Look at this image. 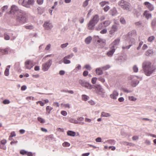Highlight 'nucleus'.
<instances>
[{
    "mask_svg": "<svg viewBox=\"0 0 156 156\" xmlns=\"http://www.w3.org/2000/svg\"><path fill=\"white\" fill-rule=\"evenodd\" d=\"M92 37L90 36H89L87 37L85 40V43L87 44H90L92 40Z\"/></svg>",
    "mask_w": 156,
    "mask_h": 156,
    "instance_id": "bb28decb",
    "label": "nucleus"
},
{
    "mask_svg": "<svg viewBox=\"0 0 156 156\" xmlns=\"http://www.w3.org/2000/svg\"><path fill=\"white\" fill-rule=\"evenodd\" d=\"M3 103L4 104H9L10 103V101L8 100L5 99L3 101Z\"/></svg>",
    "mask_w": 156,
    "mask_h": 156,
    "instance_id": "338daca9",
    "label": "nucleus"
},
{
    "mask_svg": "<svg viewBox=\"0 0 156 156\" xmlns=\"http://www.w3.org/2000/svg\"><path fill=\"white\" fill-rule=\"evenodd\" d=\"M110 7L108 5H106L104 8V11L106 12H107L109 9Z\"/></svg>",
    "mask_w": 156,
    "mask_h": 156,
    "instance_id": "774afa93",
    "label": "nucleus"
},
{
    "mask_svg": "<svg viewBox=\"0 0 156 156\" xmlns=\"http://www.w3.org/2000/svg\"><path fill=\"white\" fill-rule=\"evenodd\" d=\"M99 20V17L98 15H96L94 16L88 24L87 28L90 30H93L94 26L98 22Z\"/></svg>",
    "mask_w": 156,
    "mask_h": 156,
    "instance_id": "20e7f679",
    "label": "nucleus"
},
{
    "mask_svg": "<svg viewBox=\"0 0 156 156\" xmlns=\"http://www.w3.org/2000/svg\"><path fill=\"white\" fill-rule=\"evenodd\" d=\"M61 105H63L65 108H70V105L69 104H63L62 103Z\"/></svg>",
    "mask_w": 156,
    "mask_h": 156,
    "instance_id": "69168bd1",
    "label": "nucleus"
},
{
    "mask_svg": "<svg viewBox=\"0 0 156 156\" xmlns=\"http://www.w3.org/2000/svg\"><path fill=\"white\" fill-rule=\"evenodd\" d=\"M37 2L38 4L41 5L43 3L44 0H37Z\"/></svg>",
    "mask_w": 156,
    "mask_h": 156,
    "instance_id": "0e129e2a",
    "label": "nucleus"
},
{
    "mask_svg": "<svg viewBox=\"0 0 156 156\" xmlns=\"http://www.w3.org/2000/svg\"><path fill=\"white\" fill-rule=\"evenodd\" d=\"M118 28V24L116 23L112 25L111 27V29L109 31V33L111 34H113L115 32L117 31Z\"/></svg>",
    "mask_w": 156,
    "mask_h": 156,
    "instance_id": "9b49d317",
    "label": "nucleus"
},
{
    "mask_svg": "<svg viewBox=\"0 0 156 156\" xmlns=\"http://www.w3.org/2000/svg\"><path fill=\"white\" fill-rule=\"evenodd\" d=\"M25 28L27 29L31 30L34 28V27L32 25H29L25 26Z\"/></svg>",
    "mask_w": 156,
    "mask_h": 156,
    "instance_id": "680f3d73",
    "label": "nucleus"
},
{
    "mask_svg": "<svg viewBox=\"0 0 156 156\" xmlns=\"http://www.w3.org/2000/svg\"><path fill=\"white\" fill-rule=\"evenodd\" d=\"M18 7L15 5H12L11 7L10 12L12 14H14L16 12L19 11Z\"/></svg>",
    "mask_w": 156,
    "mask_h": 156,
    "instance_id": "f3484780",
    "label": "nucleus"
},
{
    "mask_svg": "<svg viewBox=\"0 0 156 156\" xmlns=\"http://www.w3.org/2000/svg\"><path fill=\"white\" fill-rule=\"evenodd\" d=\"M103 23L102 22L98 24L95 27V29L97 30H100L104 27Z\"/></svg>",
    "mask_w": 156,
    "mask_h": 156,
    "instance_id": "412c9836",
    "label": "nucleus"
},
{
    "mask_svg": "<svg viewBox=\"0 0 156 156\" xmlns=\"http://www.w3.org/2000/svg\"><path fill=\"white\" fill-rule=\"evenodd\" d=\"M97 80V78L96 77H93L91 80V83L93 84H95L96 83V81Z\"/></svg>",
    "mask_w": 156,
    "mask_h": 156,
    "instance_id": "5fc2aeb1",
    "label": "nucleus"
},
{
    "mask_svg": "<svg viewBox=\"0 0 156 156\" xmlns=\"http://www.w3.org/2000/svg\"><path fill=\"white\" fill-rule=\"evenodd\" d=\"M110 50L106 53V55L109 57H112L115 51V50L113 49V48H111L110 47Z\"/></svg>",
    "mask_w": 156,
    "mask_h": 156,
    "instance_id": "dca6fc26",
    "label": "nucleus"
},
{
    "mask_svg": "<svg viewBox=\"0 0 156 156\" xmlns=\"http://www.w3.org/2000/svg\"><path fill=\"white\" fill-rule=\"evenodd\" d=\"M119 59L122 60V61H124L126 60L127 59V56L126 55H123V56H120L119 57Z\"/></svg>",
    "mask_w": 156,
    "mask_h": 156,
    "instance_id": "4c0bfd02",
    "label": "nucleus"
},
{
    "mask_svg": "<svg viewBox=\"0 0 156 156\" xmlns=\"http://www.w3.org/2000/svg\"><path fill=\"white\" fill-rule=\"evenodd\" d=\"M143 15L145 16L147 20H148L152 17L151 14L150 13L148 10L145 11L143 13Z\"/></svg>",
    "mask_w": 156,
    "mask_h": 156,
    "instance_id": "aec40b11",
    "label": "nucleus"
},
{
    "mask_svg": "<svg viewBox=\"0 0 156 156\" xmlns=\"http://www.w3.org/2000/svg\"><path fill=\"white\" fill-rule=\"evenodd\" d=\"M118 5L124 10L131 11L130 4L124 0H121L118 2Z\"/></svg>",
    "mask_w": 156,
    "mask_h": 156,
    "instance_id": "39448f33",
    "label": "nucleus"
},
{
    "mask_svg": "<svg viewBox=\"0 0 156 156\" xmlns=\"http://www.w3.org/2000/svg\"><path fill=\"white\" fill-rule=\"evenodd\" d=\"M135 39L133 37H130L129 39V43L130 44L129 45L127 46H122V49H128L130 48L132 44H134L135 43Z\"/></svg>",
    "mask_w": 156,
    "mask_h": 156,
    "instance_id": "9d476101",
    "label": "nucleus"
},
{
    "mask_svg": "<svg viewBox=\"0 0 156 156\" xmlns=\"http://www.w3.org/2000/svg\"><path fill=\"white\" fill-rule=\"evenodd\" d=\"M11 51V49L9 48H6L4 49L0 48V55H4L8 54Z\"/></svg>",
    "mask_w": 156,
    "mask_h": 156,
    "instance_id": "ddd939ff",
    "label": "nucleus"
},
{
    "mask_svg": "<svg viewBox=\"0 0 156 156\" xmlns=\"http://www.w3.org/2000/svg\"><path fill=\"white\" fill-rule=\"evenodd\" d=\"M119 93L118 91L116 90H114L112 93L110 95V97L112 99L115 100L117 98V97Z\"/></svg>",
    "mask_w": 156,
    "mask_h": 156,
    "instance_id": "2eb2a0df",
    "label": "nucleus"
},
{
    "mask_svg": "<svg viewBox=\"0 0 156 156\" xmlns=\"http://www.w3.org/2000/svg\"><path fill=\"white\" fill-rule=\"evenodd\" d=\"M68 59L64 57L62 59V61L65 64H69L71 63L70 60L67 59Z\"/></svg>",
    "mask_w": 156,
    "mask_h": 156,
    "instance_id": "72a5a7b5",
    "label": "nucleus"
},
{
    "mask_svg": "<svg viewBox=\"0 0 156 156\" xmlns=\"http://www.w3.org/2000/svg\"><path fill=\"white\" fill-rule=\"evenodd\" d=\"M123 91L126 93H128L132 92V91L128 90L127 88H123L122 89Z\"/></svg>",
    "mask_w": 156,
    "mask_h": 156,
    "instance_id": "e2e57ef3",
    "label": "nucleus"
},
{
    "mask_svg": "<svg viewBox=\"0 0 156 156\" xmlns=\"http://www.w3.org/2000/svg\"><path fill=\"white\" fill-rule=\"evenodd\" d=\"M67 134L68 136H74L76 134V132L72 131H68L67 132Z\"/></svg>",
    "mask_w": 156,
    "mask_h": 156,
    "instance_id": "473e14b6",
    "label": "nucleus"
},
{
    "mask_svg": "<svg viewBox=\"0 0 156 156\" xmlns=\"http://www.w3.org/2000/svg\"><path fill=\"white\" fill-rule=\"evenodd\" d=\"M27 151L24 150H22L20 151V153L21 154L24 155L27 154Z\"/></svg>",
    "mask_w": 156,
    "mask_h": 156,
    "instance_id": "09e8293b",
    "label": "nucleus"
},
{
    "mask_svg": "<svg viewBox=\"0 0 156 156\" xmlns=\"http://www.w3.org/2000/svg\"><path fill=\"white\" fill-rule=\"evenodd\" d=\"M120 22L121 23L123 24H125L126 23V22L125 20L124 19V18L122 17H121L120 19Z\"/></svg>",
    "mask_w": 156,
    "mask_h": 156,
    "instance_id": "de8ad7c7",
    "label": "nucleus"
},
{
    "mask_svg": "<svg viewBox=\"0 0 156 156\" xmlns=\"http://www.w3.org/2000/svg\"><path fill=\"white\" fill-rule=\"evenodd\" d=\"M84 68H85L86 69L90 71V70L92 69L91 66L89 64H86L85 65L84 67Z\"/></svg>",
    "mask_w": 156,
    "mask_h": 156,
    "instance_id": "37998d69",
    "label": "nucleus"
},
{
    "mask_svg": "<svg viewBox=\"0 0 156 156\" xmlns=\"http://www.w3.org/2000/svg\"><path fill=\"white\" fill-rule=\"evenodd\" d=\"M142 23L141 21H139L135 23V25L136 26L140 27L141 26Z\"/></svg>",
    "mask_w": 156,
    "mask_h": 156,
    "instance_id": "bf43d9fd",
    "label": "nucleus"
},
{
    "mask_svg": "<svg viewBox=\"0 0 156 156\" xmlns=\"http://www.w3.org/2000/svg\"><path fill=\"white\" fill-rule=\"evenodd\" d=\"M35 2L34 0H28L27 1V8H29L30 7V5H34Z\"/></svg>",
    "mask_w": 156,
    "mask_h": 156,
    "instance_id": "c85d7f7f",
    "label": "nucleus"
},
{
    "mask_svg": "<svg viewBox=\"0 0 156 156\" xmlns=\"http://www.w3.org/2000/svg\"><path fill=\"white\" fill-rule=\"evenodd\" d=\"M90 0H86L83 3L82 6L83 7H85L88 4L89 1Z\"/></svg>",
    "mask_w": 156,
    "mask_h": 156,
    "instance_id": "c03bdc74",
    "label": "nucleus"
},
{
    "mask_svg": "<svg viewBox=\"0 0 156 156\" xmlns=\"http://www.w3.org/2000/svg\"><path fill=\"white\" fill-rule=\"evenodd\" d=\"M144 5L146 6L150 11H151L154 10V8L153 5L149 2H145L144 3Z\"/></svg>",
    "mask_w": 156,
    "mask_h": 156,
    "instance_id": "4468645a",
    "label": "nucleus"
},
{
    "mask_svg": "<svg viewBox=\"0 0 156 156\" xmlns=\"http://www.w3.org/2000/svg\"><path fill=\"white\" fill-rule=\"evenodd\" d=\"M103 70L101 67L97 68L95 71L96 73L98 75H101L103 74Z\"/></svg>",
    "mask_w": 156,
    "mask_h": 156,
    "instance_id": "5701e85b",
    "label": "nucleus"
},
{
    "mask_svg": "<svg viewBox=\"0 0 156 156\" xmlns=\"http://www.w3.org/2000/svg\"><path fill=\"white\" fill-rule=\"evenodd\" d=\"M9 69L6 68L4 72V74L5 76H9Z\"/></svg>",
    "mask_w": 156,
    "mask_h": 156,
    "instance_id": "79ce46f5",
    "label": "nucleus"
},
{
    "mask_svg": "<svg viewBox=\"0 0 156 156\" xmlns=\"http://www.w3.org/2000/svg\"><path fill=\"white\" fill-rule=\"evenodd\" d=\"M37 120L41 123H44L45 122L44 120L41 117H38L37 118Z\"/></svg>",
    "mask_w": 156,
    "mask_h": 156,
    "instance_id": "864d4df0",
    "label": "nucleus"
},
{
    "mask_svg": "<svg viewBox=\"0 0 156 156\" xmlns=\"http://www.w3.org/2000/svg\"><path fill=\"white\" fill-rule=\"evenodd\" d=\"M79 83L82 86L88 89L91 90V88H92V85L89 83L82 80H80L79 81Z\"/></svg>",
    "mask_w": 156,
    "mask_h": 156,
    "instance_id": "0eeeda50",
    "label": "nucleus"
},
{
    "mask_svg": "<svg viewBox=\"0 0 156 156\" xmlns=\"http://www.w3.org/2000/svg\"><path fill=\"white\" fill-rule=\"evenodd\" d=\"M69 121L71 123L75 124H78L80 125H83L84 124L83 122H79L77 120L73 118H70Z\"/></svg>",
    "mask_w": 156,
    "mask_h": 156,
    "instance_id": "6ab92c4d",
    "label": "nucleus"
},
{
    "mask_svg": "<svg viewBox=\"0 0 156 156\" xmlns=\"http://www.w3.org/2000/svg\"><path fill=\"white\" fill-rule=\"evenodd\" d=\"M142 66L145 74L148 76H150L155 69L152 66L151 62L149 61L143 62Z\"/></svg>",
    "mask_w": 156,
    "mask_h": 156,
    "instance_id": "f257e3e1",
    "label": "nucleus"
},
{
    "mask_svg": "<svg viewBox=\"0 0 156 156\" xmlns=\"http://www.w3.org/2000/svg\"><path fill=\"white\" fill-rule=\"evenodd\" d=\"M70 145V144L67 142H65L62 144V146L65 147H69Z\"/></svg>",
    "mask_w": 156,
    "mask_h": 156,
    "instance_id": "13d9d810",
    "label": "nucleus"
},
{
    "mask_svg": "<svg viewBox=\"0 0 156 156\" xmlns=\"http://www.w3.org/2000/svg\"><path fill=\"white\" fill-rule=\"evenodd\" d=\"M89 98V97L86 95H82V100L84 101H87Z\"/></svg>",
    "mask_w": 156,
    "mask_h": 156,
    "instance_id": "58836bf2",
    "label": "nucleus"
},
{
    "mask_svg": "<svg viewBox=\"0 0 156 156\" xmlns=\"http://www.w3.org/2000/svg\"><path fill=\"white\" fill-rule=\"evenodd\" d=\"M102 23H103V25L104 27H106L108 26L111 23L110 21L109 20L105 21Z\"/></svg>",
    "mask_w": 156,
    "mask_h": 156,
    "instance_id": "f704fd0d",
    "label": "nucleus"
},
{
    "mask_svg": "<svg viewBox=\"0 0 156 156\" xmlns=\"http://www.w3.org/2000/svg\"><path fill=\"white\" fill-rule=\"evenodd\" d=\"M104 143H107L111 145H114L115 143V141L114 140L110 139L105 141Z\"/></svg>",
    "mask_w": 156,
    "mask_h": 156,
    "instance_id": "cd10ccee",
    "label": "nucleus"
},
{
    "mask_svg": "<svg viewBox=\"0 0 156 156\" xmlns=\"http://www.w3.org/2000/svg\"><path fill=\"white\" fill-rule=\"evenodd\" d=\"M52 62V60L49 59L47 62L43 63L41 66L42 70L44 72L48 71L51 66Z\"/></svg>",
    "mask_w": 156,
    "mask_h": 156,
    "instance_id": "423d86ee",
    "label": "nucleus"
},
{
    "mask_svg": "<svg viewBox=\"0 0 156 156\" xmlns=\"http://www.w3.org/2000/svg\"><path fill=\"white\" fill-rule=\"evenodd\" d=\"M92 86L93 87L92 88H91V90L93 92L95 93L97 95L103 98L105 97V91L101 85H92Z\"/></svg>",
    "mask_w": 156,
    "mask_h": 156,
    "instance_id": "f03ea898",
    "label": "nucleus"
},
{
    "mask_svg": "<svg viewBox=\"0 0 156 156\" xmlns=\"http://www.w3.org/2000/svg\"><path fill=\"white\" fill-rule=\"evenodd\" d=\"M30 60L27 61L25 63V66L26 69H30Z\"/></svg>",
    "mask_w": 156,
    "mask_h": 156,
    "instance_id": "c756f323",
    "label": "nucleus"
},
{
    "mask_svg": "<svg viewBox=\"0 0 156 156\" xmlns=\"http://www.w3.org/2000/svg\"><path fill=\"white\" fill-rule=\"evenodd\" d=\"M111 14L112 16H115L117 13V11L115 8H114L111 10Z\"/></svg>",
    "mask_w": 156,
    "mask_h": 156,
    "instance_id": "c9c22d12",
    "label": "nucleus"
},
{
    "mask_svg": "<svg viewBox=\"0 0 156 156\" xmlns=\"http://www.w3.org/2000/svg\"><path fill=\"white\" fill-rule=\"evenodd\" d=\"M43 27L47 30H51L53 27L52 23L49 20L45 21L43 24Z\"/></svg>",
    "mask_w": 156,
    "mask_h": 156,
    "instance_id": "1a4fd4ad",
    "label": "nucleus"
},
{
    "mask_svg": "<svg viewBox=\"0 0 156 156\" xmlns=\"http://www.w3.org/2000/svg\"><path fill=\"white\" fill-rule=\"evenodd\" d=\"M18 3L19 4L27 8L28 5L27 4V1H26L25 0H19L18 1Z\"/></svg>",
    "mask_w": 156,
    "mask_h": 156,
    "instance_id": "4be33fe9",
    "label": "nucleus"
},
{
    "mask_svg": "<svg viewBox=\"0 0 156 156\" xmlns=\"http://www.w3.org/2000/svg\"><path fill=\"white\" fill-rule=\"evenodd\" d=\"M128 98L129 100L133 101H135L136 100V98L133 96H129Z\"/></svg>",
    "mask_w": 156,
    "mask_h": 156,
    "instance_id": "8fccbe9b",
    "label": "nucleus"
},
{
    "mask_svg": "<svg viewBox=\"0 0 156 156\" xmlns=\"http://www.w3.org/2000/svg\"><path fill=\"white\" fill-rule=\"evenodd\" d=\"M151 27L154 30H156V18L154 19L151 22Z\"/></svg>",
    "mask_w": 156,
    "mask_h": 156,
    "instance_id": "b1692460",
    "label": "nucleus"
},
{
    "mask_svg": "<svg viewBox=\"0 0 156 156\" xmlns=\"http://www.w3.org/2000/svg\"><path fill=\"white\" fill-rule=\"evenodd\" d=\"M153 51L152 49H149L145 53V55L147 56H151L153 55Z\"/></svg>",
    "mask_w": 156,
    "mask_h": 156,
    "instance_id": "a878e982",
    "label": "nucleus"
},
{
    "mask_svg": "<svg viewBox=\"0 0 156 156\" xmlns=\"http://www.w3.org/2000/svg\"><path fill=\"white\" fill-rule=\"evenodd\" d=\"M8 5H5L1 8V11L2 12H3L5 10L8 9Z\"/></svg>",
    "mask_w": 156,
    "mask_h": 156,
    "instance_id": "a18cd8bd",
    "label": "nucleus"
},
{
    "mask_svg": "<svg viewBox=\"0 0 156 156\" xmlns=\"http://www.w3.org/2000/svg\"><path fill=\"white\" fill-rule=\"evenodd\" d=\"M53 108L49 106H47L46 107V112L48 114H49L50 113L51 111L52 110Z\"/></svg>",
    "mask_w": 156,
    "mask_h": 156,
    "instance_id": "e433bc0d",
    "label": "nucleus"
},
{
    "mask_svg": "<svg viewBox=\"0 0 156 156\" xmlns=\"http://www.w3.org/2000/svg\"><path fill=\"white\" fill-rule=\"evenodd\" d=\"M120 42V39L119 38L115 39L110 45V47L113 48L115 50L117 48Z\"/></svg>",
    "mask_w": 156,
    "mask_h": 156,
    "instance_id": "f8f14e48",
    "label": "nucleus"
},
{
    "mask_svg": "<svg viewBox=\"0 0 156 156\" xmlns=\"http://www.w3.org/2000/svg\"><path fill=\"white\" fill-rule=\"evenodd\" d=\"M133 72L135 73H137L138 72V68L136 65H134L133 68Z\"/></svg>",
    "mask_w": 156,
    "mask_h": 156,
    "instance_id": "49530a36",
    "label": "nucleus"
},
{
    "mask_svg": "<svg viewBox=\"0 0 156 156\" xmlns=\"http://www.w3.org/2000/svg\"><path fill=\"white\" fill-rule=\"evenodd\" d=\"M4 36V38L6 40H9L10 39V37L9 36L8 34H7L6 33H5Z\"/></svg>",
    "mask_w": 156,
    "mask_h": 156,
    "instance_id": "6e6d98bb",
    "label": "nucleus"
},
{
    "mask_svg": "<svg viewBox=\"0 0 156 156\" xmlns=\"http://www.w3.org/2000/svg\"><path fill=\"white\" fill-rule=\"evenodd\" d=\"M111 114L108 113L106 112H101V116L102 117H109L111 116Z\"/></svg>",
    "mask_w": 156,
    "mask_h": 156,
    "instance_id": "7c9ffc66",
    "label": "nucleus"
},
{
    "mask_svg": "<svg viewBox=\"0 0 156 156\" xmlns=\"http://www.w3.org/2000/svg\"><path fill=\"white\" fill-rule=\"evenodd\" d=\"M98 80L99 81H101V82L103 83H104L105 81V79L102 77H99L98 78Z\"/></svg>",
    "mask_w": 156,
    "mask_h": 156,
    "instance_id": "052dcab7",
    "label": "nucleus"
},
{
    "mask_svg": "<svg viewBox=\"0 0 156 156\" xmlns=\"http://www.w3.org/2000/svg\"><path fill=\"white\" fill-rule=\"evenodd\" d=\"M81 66L80 64H78L75 68L72 71V72L74 73H75L77 72L81 69Z\"/></svg>",
    "mask_w": 156,
    "mask_h": 156,
    "instance_id": "393cba45",
    "label": "nucleus"
},
{
    "mask_svg": "<svg viewBox=\"0 0 156 156\" xmlns=\"http://www.w3.org/2000/svg\"><path fill=\"white\" fill-rule=\"evenodd\" d=\"M16 20L17 22L21 24L26 23L27 18L26 12L21 10L19 11L16 16Z\"/></svg>",
    "mask_w": 156,
    "mask_h": 156,
    "instance_id": "7ed1b4c3",
    "label": "nucleus"
},
{
    "mask_svg": "<svg viewBox=\"0 0 156 156\" xmlns=\"http://www.w3.org/2000/svg\"><path fill=\"white\" fill-rule=\"evenodd\" d=\"M94 37L96 40L98 42L101 44H103V46L105 45V40L100 38L98 36H95Z\"/></svg>",
    "mask_w": 156,
    "mask_h": 156,
    "instance_id": "a211bd4d",
    "label": "nucleus"
},
{
    "mask_svg": "<svg viewBox=\"0 0 156 156\" xmlns=\"http://www.w3.org/2000/svg\"><path fill=\"white\" fill-rule=\"evenodd\" d=\"M69 44L68 43H66L65 44H62L61 45V47L62 48H64L67 46Z\"/></svg>",
    "mask_w": 156,
    "mask_h": 156,
    "instance_id": "4d7b16f0",
    "label": "nucleus"
},
{
    "mask_svg": "<svg viewBox=\"0 0 156 156\" xmlns=\"http://www.w3.org/2000/svg\"><path fill=\"white\" fill-rule=\"evenodd\" d=\"M129 37H134L136 35V32L135 30H133L130 32L129 33Z\"/></svg>",
    "mask_w": 156,
    "mask_h": 156,
    "instance_id": "2f4dec72",
    "label": "nucleus"
},
{
    "mask_svg": "<svg viewBox=\"0 0 156 156\" xmlns=\"http://www.w3.org/2000/svg\"><path fill=\"white\" fill-rule=\"evenodd\" d=\"M74 56L73 53H72L70 55H68L66 56H65L64 57L66 58L67 59H70Z\"/></svg>",
    "mask_w": 156,
    "mask_h": 156,
    "instance_id": "3c124183",
    "label": "nucleus"
},
{
    "mask_svg": "<svg viewBox=\"0 0 156 156\" xmlns=\"http://www.w3.org/2000/svg\"><path fill=\"white\" fill-rule=\"evenodd\" d=\"M109 3L108 2L103 1L100 3V5L101 6L103 7L106 4H108Z\"/></svg>",
    "mask_w": 156,
    "mask_h": 156,
    "instance_id": "a19ab883",
    "label": "nucleus"
},
{
    "mask_svg": "<svg viewBox=\"0 0 156 156\" xmlns=\"http://www.w3.org/2000/svg\"><path fill=\"white\" fill-rule=\"evenodd\" d=\"M155 38L154 37V36H151L149 37L148 39V41L149 42H151L154 40Z\"/></svg>",
    "mask_w": 156,
    "mask_h": 156,
    "instance_id": "603ef678",
    "label": "nucleus"
},
{
    "mask_svg": "<svg viewBox=\"0 0 156 156\" xmlns=\"http://www.w3.org/2000/svg\"><path fill=\"white\" fill-rule=\"evenodd\" d=\"M135 76L130 75L128 78V80H131V85L133 87H136L139 83V81L138 80H135Z\"/></svg>",
    "mask_w": 156,
    "mask_h": 156,
    "instance_id": "6e6552de",
    "label": "nucleus"
},
{
    "mask_svg": "<svg viewBox=\"0 0 156 156\" xmlns=\"http://www.w3.org/2000/svg\"><path fill=\"white\" fill-rule=\"evenodd\" d=\"M110 67L111 66L109 65H107L105 66L101 67V68L103 70H106L109 69Z\"/></svg>",
    "mask_w": 156,
    "mask_h": 156,
    "instance_id": "ea45409f",
    "label": "nucleus"
}]
</instances>
